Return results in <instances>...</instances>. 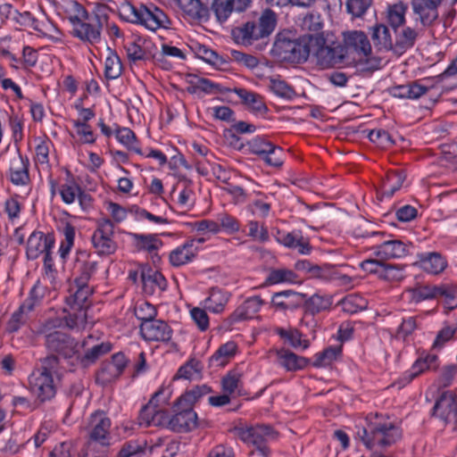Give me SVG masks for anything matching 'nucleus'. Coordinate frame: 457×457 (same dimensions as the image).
<instances>
[{
  "mask_svg": "<svg viewBox=\"0 0 457 457\" xmlns=\"http://www.w3.org/2000/svg\"><path fill=\"white\" fill-rule=\"evenodd\" d=\"M61 327V319H49L41 326L39 334L44 337L47 351L63 358L71 365L78 354L79 342L71 335L56 329Z\"/></svg>",
  "mask_w": 457,
  "mask_h": 457,
  "instance_id": "1",
  "label": "nucleus"
},
{
  "mask_svg": "<svg viewBox=\"0 0 457 457\" xmlns=\"http://www.w3.org/2000/svg\"><path fill=\"white\" fill-rule=\"evenodd\" d=\"M122 11L129 21L140 24L151 31L168 29L170 24L166 13L154 4L135 6L127 4L122 7Z\"/></svg>",
  "mask_w": 457,
  "mask_h": 457,
  "instance_id": "2",
  "label": "nucleus"
},
{
  "mask_svg": "<svg viewBox=\"0 0 457 457\" xmlns=\"http://www.w3.org/2000/svg\"><path fill=\"white\" fill-rule=\"evenodd\" d=\"M277 24L276 13L270 9L262 12L258 21H247L233 29L236 41L243 45H252L253 41L269 37Z\"/></svg>",
  "mask_w": 457,
  "mask_h": 457,
  "instance_id": "3",
  "label": "nucleus"
},
{
  "mask_svg": "<svg viewBox=\"0 0 457 457\" xmlns=\"http://www.w3.org/2000/svg\"><path fill=\"white\" fill-rule=\"evenodd\" d=\"M104 8V5H96V10L87 15V19H82L71 29V36L85 44H98L102 39L104 23L107 20V15L98 12Z\"/></svg>",
  "mask_w": 457,
  "mask_h": 457,
  "instance_id": "4",
  "label": "nucleus"
},
{
  "mask_svg": "<svg viewBox=\"0 0 457 457\" xmlns=\"http://www.w3.org/2000/svg\"><path fill=\"white\" fill-rule=\"evenodd\" d=\"M365 446L372 450L376 446L381 448L394 445L401 438L400 429L393 423H370L368 428L358 433Z\"/></svg>",
  "mask_w": 457,
  "mask_h": 457,
  "instance_id": "5",
  "label": "nucleus"
},
{
  "mask_svg": "<svg viewBox=\"0 0 457 457\" xmlns=\"http://www.w3.org/2000/svg\"><path fill=\"white\" fill-rule=\"evenodd\" d=\"M313 54L317 64L322 69L331 68L337 65H348L344 54L341 42H332L329 45L325 43L322 37H310Z\"/></svg>",
  "mask_w": 457,
  "mask_h": 457,
  "instance_id": "6",
  "label": "nucleus"
},
{
  "mask_svg": "<svg viewBox=\"0 0 457 457\" xmlns=\"http://www.w3.org/2000/svg\"><path fill=\"white\" fill-rule=\"evenodd\" d=\"M187 92L191 95H196L198 98H204L205 95L224 94L226 92L236 93L249 110L256 113H265L267 107L262 97L253 92L247 91L244 87H187Z\"/></svg>",
  "mask_w": 457,
  "mask_h": 457,
  "instance_id": "7",
  "label": "nucleus"
},
{
  "mask_svg": "<svg viewBox=\"0 0 457 457\" xmlns=\"http://www.w3.org/2000/svg\"><path fill=\"white\" fill-rule=\"evenodd\" d=\"M238 438L247 444H252L260 452V453L267 457L269 454V449L266 445V442L269 439H274L277 437L278 433L270 425L259 424L254 427H235L230 430Z\"/></svg>",
  "mask_w": 457,
  "mask_h": 457,
  "instance_id": "8",
  "label": "nucleus"
},
{
  "mask_svg": "<svg viewBox=\"0 0 457 457\" xmlns=\"http://www.w3.org/2000/svg\"><path fill=\"white\" fill-rule=\"evenodd\" d=\"M341 44L348 64L361 62L371 54V45L368 37L362 31L344 32Z\"/></svg>",
  "mask_w": 457,
  "mask_h": 457,
  "instance_id": "9",
  "label": "nucleus"
},
{
  "mask_svg": "<svg viewBox=\"0 0 457 457\" xmlns=\"http://www.w3.org/2000/svg\"><path fill=\"white\" fill-rule=\"evenodd\" d=\"M311 47L305 38L289 39L279 37L275 41L273 51L285 61L300 63L307 60Z\"/></svg>",
  "mask_w": 457,
  "mask_h": 457,
  "instance_id": "10",
  "label": "nucleus"
},
{
  "mask_svg": "<svg viewBox=\"0 0 457 457\" xmlns=\"http://www.w3.org/2000/svg\"><path fill=\"white\" fill-rule=\"evenodd\" d=\"M114 224L110 219H102L97 222L91 241L98 255L108 256L117 250V244L112 240Z\"/></svg>",
  "mask_w": 457,
  "mask_h": 457,
  "instance_id": "11",
  "label": "nucleus"
},
{
  "mask_svg": "<svg viewBox=\"0 0 457 457\" xmlns=\"http://www.w3.org/2000/svg\"><path fill=\"white\" fill-rule=\"evenodd\" d=\"M172 408L174 414L170 420V429L171 431L187 433L199 426L197 414L193 409L183 404L177 405V400L174 402Z\"/></svg>",
  "mask_w": 457,
  "mask_h": 457,
  "instance_id": "12",
  "label": "nucleus"
},
{
  "mask_svg": "<svg viewBox=\"0 0 457 457\" xmlns=\"http://www.w3.org/2000/svg\"><path fill=\"white\" fill-rule=\"evenodd\" d=\"M111 420L104 411H96L89 419L88 439L102 446L110 445Z\"/></svg>",
  "mask_w": 457,
  "mask_h": 457,
  "instance_id": "13",
  "label": "nucleus"
},
{
  "mask_svg": "<svg viewBox=\"0 0 457 457\" xmlns=\"http://www.w3.org/2000/svg\"><path fill=\"white\" fill-rule=\"evenodd\" d=\"M432 416L439 418L445 424L457 426V395L451 391L443 392L432 409Z\"/></svg>",
  "mask_w": 457,
  "mask_h": 457,
  "instance_id": "14",
  "label": "nucleus"
},
{
  "mask_svg": "<svg viewBox=\"0 0 457 457\" xmlns=\"http://www.w3.org/2000/svg\"><path fill=\"white\" fill-rule=\"evenodd\" d=\"M443 0H411V7L414 14L424 27L431 26L438 18V8ZM452 4L457 0H449Z\"/></svg>",
  "mask_w": 457,
  "mask_h": 457,
  "instance_id": "15",
  "label": "nucleus"
},
{
  "mask_svg": "<svg viewBox=\"0 0 457 457\" xmlns=\"http://www.w3.org/2000/svg\"><path fill=\"white\" fill-rule=\"evenodd\" d=\"M54 246V237L51 233L45 234L34 231L27 240L26 255L29 260H36L42 253L52 251Z\"/></svg>",
  "mask_w": 457,
  "mask_h": 457,
  "instance_id": "16",
  "label": "nucleus"
},
{
  "mask_svg": "<svg viewBox=\"0 0 457 457\" xmlns=\"http://www.w3.org/2000/svg\"><path fill=\"white\" fill-rule=\"evenodd\" d=\"M140 335L145 341L169 342L172 337L171 328L162 320H154L140 324Z\"/></svg>",
  "mask_w": 457,
  "mask_h": 457,
  "instance_id": "17",
  "label": "nucleus"
},
{
  "mask_svg": "<svg viewBox=\"0 0 457 457\" xmlns=\"http://www.w3.org/2000/svg\"><path fill=\"white\" fill-rule=\"evenodd\" d=\"M411 244H405L398 239L384 241L382 244L375 246L374 254L385 262L390 259H400L410 253Z\"/></svg>",
  "mask_w": 457,
  "mask_h": 457,
  "instance_id": "18",
  "label": "nucleus"
},
{
  "mask_svg": "<svg viewBox=\"0 0 457 457\" xmlns=\"http://www.w3.org/2000/svg\"><path fill=\"white\" fill-rule=\"evenodd\" d=\"M417 258L413 265L433 275L440 274L447 267L445 258L438 252L418 253Z\"/></svg>",
  "mask_w": 457,
  "mask_h": 457,
  "instance_id": "19",
  "label": "nucleus"
},
{
  "mask_svg": "<svg viewBox=\"0 0 457 457\" xmlns=\"http://www.w3.org/2000/svg\"><path fill=\"white\" fill-rule=\"evenodd\" d=\"M112 350V345L108 342H103L96 345L85 351L84 354L79 353L76 354L75 361H71V365L75 368L87 369L94 364L101 356L108 353Z\"/></svg>",
  "mask_w": 457,
  "mask_h": 457,
  "instance_id": "20",
  "label": "nucleus"
},
{
  "mask_svg": "<svg viewBox=\"0 0 457 457\" xmlns=\"http://www.w3.org/2000/svg\"><path fill=\"white\" fill-rule=\"evenodd\" d=\"M164 395L162 400V403H167L171 396V391L170 388L165 386H161L158 391H156L149 400V402L144 405L138 415V423L140 426H145V428L152 426V417H154V410L159 408L158 397Z\"/></svg>",
  "mask_w": 457,
  "mask_h": 457,
  "instance_id": "21",
  "label": "nucleus"
},
{
  "mask_svg": "<svg viewBox=\"0 0 457 457\" xmlns=\"http://www.w3.org/2000/svg\"><path fill=\"white\" fill-rule=\"evenodd\" d=\"M251 0H214L212 8L220 22H225L232 12H242L250 5Z\"/></svg>",
  "mask_w": 457,
  "mask_h": 457,
  "instance_id": "22",
  "label": "nucleus"
},
{
  "mask_svg": "<svg viewBox=\"0 0 457 457\" xmlns=\"http://www.w3.org/2000/svg\"><path fill=\"white\" fill-rule=\"evenodd\" d=\"M29 383L31 390L42 403L51 400L56 394L52 375L39 373L37 376L31 378Z\"/></svg>",
  "mask_w": 457,
  "mask_h": 457,
  "instance_id": "23",
  "label": "nucleus"
},
{
  "mask_svg": "<svg viewBox=\"0 0 457 457\" xmlns=\"http://www.w3.org/2000/svg\"><path fill=\"white\" fill-rule=\"evenodd\" d=\"M263 303V300L260 296L247 298L227 319V322L229 325H233L237 322L252 319L253 315L260 311Z\"/></svg>",
  "mask_w": 457,
  "mask_h": 457,
  "instance_id": "24",
  "label": "nucleus"
},
{
  "mask_svg": "<svg viewBox=\"0 0 457 457\" xmlns=\"http://www.w3.org/2000/svg\"><path fill=\"white\" fill-rule=\"evenodd\" d=\"M305 297V294L293 290H284L272 295L271 304L282 311L295 310L300 307Z\"/></svg>",
  "mask_w": 457,
  "mask_h": 457,
  "instance_id": "25",
  "label": "nucleus"
},
{
  "mask_svg": "<svg viewBox=\"0 0 457 457\" xmlns=\"http://www.w3.org/2000/svg\"><path fill=\"white\" fill-rule=\"evenodd\" d=\"M98 262L92 258L91 254L81 253L76 260V272L74 283L88 284L93 274L96 273Z\"/></svg>",
  "mask_w": 457,
  "mask_h": 457,
  "instance_id": "26",
  "label": "nucleus"
},
{
  "mask_svg": "<svg viewBox=\"0 0 457 457\" xmlns=\"http://www.w3.org/2000/svg\"><path fill=\"white\" fill-rule=\"evenodd\" d=\"M152 47V42L142 39L140 37L128 42L125 46L128 58L134 62L138 61H145L150 59L151 57L154 58V54L151 51Z\"/></svg>",
  "mask_w": 457,
  "mask_h": 457,
  "instance_id": "27",
  "label": "nucleus"
},
{
  "mask_svg": "<svg viewBox=\"0 0 457 457\" xmlns=\"http://www.w3.org/2000/svg\"><path fill=\"white\" fill-rule=\"evenodd\" d=\"M395 41L394 53L402 55L407 50L411 49L419 37V31L411 27H404L399 30L395 31Z\"/></svg>",
  "mask_w": 457,
  "mask_h": 457,
  "instance_id": "28",
  "label": "nucleus"
},
{
  "mask_svg": "<svg viewBox=\"0 0 457 457\" xmlns=\"http://www.w3.org/2000/svg\"><path fill=\"white\" fill-rule=\"evenodd\" d=\"M276 354L279 364L287 371L303 370L310 363L309 359L299 356L286 348L277 350Z\"/></svg>",
  "mask_w": 457,
  "mask_h": 457,
  "instance_id": "29",
  "label": "nucleus"
},
{
  "mask_svg": "<svg viewBox=\"0 0 457 457\" xmlns=\"http://www.w3.org/2000/svg\"><path fill=\"white\" fill-rule=\"evenodd\" d=\"M65 19L69 21L71 29L86 18L90 12L77 0H65L61 5Z\"/></svg>",
  "mask_w": 457,
  "mask_h": 457,
  "instance_id": "30",
  "label": "nucleus"
},
{
  "mask_svg": "<svg viewBox=\"0 0 457 457\" xmlns=\"http://www.w3.org/2000/svg\"><path fill=\"white\" fill-rule=\"evenodd\" d=\"M278 241L288 248L297 249L301 254H309L312 249L308 239L300 231L283 234L278 237Z\"/></svg>",
  "mask_w": 457,
  "mask_h": 457,
  "instance_id": "31",
  "label": "nucleus"
},
{
  "mask_svg": "<svg viewBox=\"0 0 457 457\" xmlns=\"http://www.w3.org/2000/svg\"><path fill=\"white\" fill-rule=\"evenodd\" d=\"M73 290L74 292L66 298L67 304L70 306V308H85L87 311L88 308L87 301L92 295L93 289L88 286V284L84 285L80 283H74V288H71V291Z\"/></svg>",
  "mask_w": 457,
  "mask_h": 457,
  "instance_id": "32",
  "label": "nucleus"
},
{
  "mask_svg": "<svg viewBox=\"0 0 457 457\" xmlns=\"http://www.w3.org/2000/svg\"><path fill=\"white\" fill-rule=\"evenodd\" d=\"M406 179L403 170L388 171L382 179L381 197H392L398 191Z\"/></svg>",
  "mask_w": 457,
  "mask_h": 457,
  "instance_id": "33",
  "label": "nucleus"
},
{
  "mask_svg": "<svg viewBox=\"0 0 457 457\" xmlns=\"http://www.w3.org/2000/svg\"><path fill=\"white\" fill-rule=\"evenodd\" d=\"M29 160L21 154L13 160V166L10 168V180L16 186H23L29 183Z\"/></svg>",
  "mask_w": 457,
  "mask_h": 457,
  "instance_id": "34",
  "label": "nucleus"
},
{
  "mask_svg": "<svg viewBox=\"0 0 457 457\" xmlns=\"http://www.w3.org/2000/svg\"><path fill=\"white\" fill-rule=\"evenodd\" d=\"M141 279L143 283V288L146 293L153 294L156 287L161 291L166 289V278L159 271H154L151 269L147 270L146 271L143 270L141 272Z\"/></svg>",
  "mask_w": 457,
  "mask_h": 457,
  "instance_id": "35",
  "label": "nucleus"
},
{
  "mask_svg": "<svg viewBox=\"0 0 457 457\" xmlns=\"http://www.w3.org/2000/svg\"><path fill=\"white\" fill-rule=\"evenodd\" d=\"M195 239L187 240L184 245L176 248L170 253V262L173 266L179 267L191 262L195 257L192 249Z\"/></svg>",
  "mask_w": 457,
  "mask_h": 457,
  "instance_id": "36",
  "label": "nucleus"
},
{
  "mask_svg": "<svg viewBox=\"0 0 457 457\" xmlns=\"http://www.w3.org/2000/svg\"><path fill=\"white\" fill-rule=\"evenodd\" d=\"M436 361L437 356L436 354H428L424 358L420 357L414 362L411 370L406 372V374L403 377V379L406 381V383H410L411 380H413L416 377H418L426 370H436L437 368Z\"/></svg>",
  "mask_w": 457,
  "mask_h": 457,
  "instance_id": "37",
  "label": "nucleus"
},
{
  "mask_svg": "<svg viewBox=\"0 0 457 457\" xmlns=\"http://www.w3.org/2000/svg\"><path fill=\"white\" fill-rule=\"evenodd\" d=\"M310 278H320L324 280H342L343 282H350L351 278L347 275H339L335 267L324 264L317 265L312 264V270L309 274Z\"/></svg>",
  "mask_w": 457,
  "mask_h": 457,
  "instance_id": "38",
  "label": "nucleus"
},
{
  "mask_svg": "<svg viewBox=\"0 0 457 457\" xmlns=\"http://www.w3.org/2000/svg\"><path fill=\"white\" fill-rule=\"evenodd\" d=\"M180 9L194 20H205L209 16V11L200 0H178Z\"/></svg>",
  "mask_w": 457,
  "mask_h": 457,
  "instance_id": "39",
  "label": "nucleus"
},
{
  "mask_svg": "<svg viewBox=\"0 0 457 457\" xmlns=\"http://www.w3.org/2000/svg\"><path fill=\"white\" fill-rule=\"evenodd\" d=\"M371 38L379 50H391L394 52L395 43H393L389 29L386 25L378 24L374 26L372 28Z\"/></svg>",
  "mask_w": 457,
  "mask_h": 457,
  "instance_id": "40",
  "label": "nucleus"
},
{
  "mask_svg": "<svg viewBox=\"0 0 457 457\" xmlns=\"http://www.w3.org/2000/svg\"><path fill=\"white\" fill-rule=\"evenodd\" d=\"M228 301V294L218 287H212L205 299V308L213 313L223 312Z\"/></svg>",
  "mask_w": 457,
  "mask_h": 457,
  "instance_id": "41",
  "label": "nucleus"
},
{
  "mask_svg": "<svg viewBox=\"0 0 457 457\" xmlns=\"http://www.w3.org/2000/svg\"><path fill=\"white\" fill-rule=\"evenodd\" d=\"M407 10V5L403 2L395 3L387 7L386 21L394 31H396L405 23Z\"/></svg>",
  "mask_w": 457,
  "mask_h": 457,
  "instance_id": "42",
  "label": "nucleus"
},
{
  "mask_svg": "<svg viewBox=\"0 0 457 457\" xmlns=\"http://www.w3.org/2000/svg\"><path fill=\"white\" fill-rule=\"evenodd\" d=\"M212 391V388L205 384L195 386L191 390L186 391L177 399V405L183 404L187 405V408L193 409L194 404L200 398L210 394Z\"/></svg>",
  "mask_w": 457,
  "mask_h": 457,
  "instance_id": "43",
  "label": "nucleus"
},
{
  "mask_svg": "<svg viewBox=\"0 0 457 457\" xmlns=\"http://www.w3.org/2000/svg\"><path fill=\"white\" fill-rule=\"evenodd\" d=\"M305 312L312 315L330 308L332 298L329 295L314 294L309 298H304Z\"/></svg>",
  "mask_w": 457,
  "mask_h": 457,
  "instance_id": "44",
  "label": "nucleus"
},
{
  "mask_svg": "<svg viewBox=\"0 0 457 457\" xmlns=\"http://www.w3.org/2000/svg\"><path fill=\"white\" fill-rule=\"evenodd\" d=\"M33 311L25 304L21 303L19 308L11 315L6 324L8 333L17 332L21 326L25 325L29 318V313Z\"/></svg>",
  "mask_w": 457,
  "mask_h": 457,
  "instance_id": "45",
  "label": "nucleus"
},
{
  "mask_svg": "<svg viewBox=\"0 0 457 457\" xmlns=\"http://www.w3.org/2000/svg\"><path fill=\"white\" fill-rule=\"evenodd\" d=\"M441 289L442 285H422L409 289V292L411 293V301L420 303L424 300L439 298Z\"/></svg>",
  "mask_w": 457,
  "mask_h": 457,
  "instance_id": "46",
  "label": "nucleus"
},
{
  "mask_svg": "<svg viewBox=\"0 0 457 457\" xmlns=\"http://www.w3.org/2000/svg\"><path fill=\"white\" fill-rule=\"evenodd\" d=\"M339 304L344 312L355 314L368 308V301L360 295L351 294L344 297Z\"/></svg>",
  "mask_w": 457,
  "mask_h": 457,
  "instance_id": "47",
  "label": "nucleus"
},
{
  "mask_svg": "<svg viewBox=\"0 0 457 457\" xmlns=\"http://www.w3.org/2000/svg\"><path fill=\"white\" fill-rule=\"evenodd\" d=\"M130 236L136 241V247L138 250H144L150 253L162 245V242L154 234L131 233Z\"/></svg>",
  "mask_w": 457,
  "mask_h": 457,
  "instance_id": "48",
  "label": "nucleus"
},
{
  "mask_svg": "<svg viewBox=\"0 0 457 457\" xmlns=\"http://www.w3.org/2000/svg\"><path fill=\"white\" fill-rule=\"evenodd\" d=\"M237 345L233 341L221 345L214 354L210 358V365L222 367L227 363V359L235 355Z\"/></svg>",
  "mask_w": 457,
  "mask_h": 457,
  "instance_id": "49",
  "label": "nucleus"
},
{
  "mask_svg": "<svg viewBox=\"0 0 457 457\" xmlns=\"http://www.w3.org/2000/svg\"><path fill=\"white\" fill-rule=\"evenodd\" d=\"M342 353L341 346H329L315 354V360L312 365L316 368L330 365Z\"/></svg>",
  "mask_w": 457,
  "mask_h": 457,
  "instance_id": "50",
  "label": "nucleus"
},
{
  "mask_svg": "<svg viewBox=\"0 0 457 457\" xmlns=\"http://www.w3.org/2000/svg\"><path fill=\"white\" fill-rule=\"evenodd\" d=\"M70 311L64 310L67 314L62 320V324L64 322L65 327L70 329L84 326L87 322V311L85 308H70Z\"/></svg>",
  "mask_w": 457,
  "mask_h": 457,
  "instance_id": "51",
  "label": "nucleus"
},
{
  "mask_svg": "<svg viewBox=\"0 0 457 457\" xmlns=\"http://www.w3.org/2000/svg\"><path fill=\"white\" fill-rule=\"evenodd\" d=\"M430 87H388L386 92L398 98L418 99L425 96Z\"/></svg>",
  "mask_w": 457,
  "mask_h": 457,
  "instance_id": "52",
  "label": "nucleus"
},
{
  "mask_svg": "<svg viewBox=\"0 0 457 457\" xmlns=\"http://www.w3.org/2000/svg\"><path fill=\"white\" fill-rule=\"evenodd\" d=\"M276 332L282 339L288 342V344L294 348L302 347L303 349H306L309 347V341L303 340L302 333L296 328L287 330L285 328H278Z\"/></svg>",
  "mask_w": 457,
  "mask_h": 457,
  "instance_id": "53",
  "label": "nucleus"
},
{
  "mask_svg": "<svg viewBox=\"0 0 457 457\" xmlns=\"http://www.w3.org/2000/svg\"><path fill=\"white\" fill-rule=\"evenodd\" d=\"M122 65L116 53L109 49L104 61V75L108 79H117L121 74Z\"/></svg>",
  "mask_w": 457,
  "mask_h": 457,
  "instance_id": "54",
  "label": "nucleus"
},
{
  "mask_svg": "<svg viewBox=\"0 0 457 457\" xmlns=\"http://www.w3.org/2000/svg\"><path fill=\"white\" fill-rule=\"evenodd\" d=\"M297 275L291 270L287 269H271L265 280L266 285H275L278 283L289 282L294 283Z\"/></svg>",
  "mask_w": 457,
  "mask_h": 457,
  "instance_id": "55",
  "label": "nucleus"
},
{
  "mask_svg": "<svg viewBox=\"0 0 457 457\" xmlns=\"http://www.w3.org/2000/svg\"><path fill=\"white\" fill-rule=\"evenodd\" d=\"M363 133H367V137L372 143H375L381 148H387L395 145L391 135L385 129H378L371 130H363Z\"/></svg>",
  "mask_w": 457,
  "mask_h": 457,
  "instance_id": "56",
  "label": "nucleus"
},
{
  "mask_svg": "<svg viewBox=\"0 0 457 457\" xmlns=\"http://www.w3.org/2000/svg\"><path fill=\"white\" fill-rule=\"evenodd\" d=\"M115 136L118 141L127 146L128 149L133 150L138 154H143L141 149L135 145L137 137L135 133L130 129L125 127H117L115 129Z\"/></svg>",
  "mask_w": 457,
  "mask_h": 457,
  "instance_id": "57",
  "label": "nucleus"
},
{
  "mask_svg": "<svg viewBox=\"0 0 457 457\" xmlns=\"http://www.w3.org/2000/svg\"><path fill=\"white\" fill-rule=\"evenodd\" d=\"M201 371V362L195 358H191L178 370L174 379L184 378L191 380L195 374L199 375Z\"/></svg>",
  "mask_w": 457,
  "mask_h": 457,
  "instance_id": "58",
  "label": "nucleus"
},
{
  "mask_svg": "<svg viewBox=\"0 0 457 457\" xmlns=\"http://www.w3.org/2000/svg\"><path fill=\"white\" fill-rule=\"evenodd\" d=\"M405 265L391 264L385 262L379 278L386 281H400L404 278Z\"/></svg>",
  "mask_w": 457,
  "mask_h": 457,
  "instance_id": "59",
  "label": "nucleus"
},
{
  "mask_svg": "<svg viewBox=\"0 0 457 457\" xmlns=\"http://www.w3.org/2000/svg\"><path fill=\"white\" fill-rule=\"evenodd\" d=\"M81 187L76 183L73 177L71 178L65 184L61 186L59 190L62 200L66 204H71L75 202Z\"/></svg>",
  "mask_w": 457,
  "mask_h": 457,
  "instance_id": "60",
  "label": "nucleus"
},
{
  "mask_svg": "<svg viewBox=\"0 0 457 457\" xmlns=\"http://www.w3.org/2000/svg\"><path fill=\"white\" fill-rule=\"evenodd\" d=\"M243 374L237 370H232L221 379V386L224 393L233 394L241 384Z\"/></svg>",
  "mask_w": 457,
  "mask_h": 457,
  "instance_id": "61",
  "label": "nucleus"
},
{
  "mask_svg": "<svg viewBox=\"0 0 457 457\" xmlns=\"http://www.w3.org/2000/svg\"><path fill=\"white\" fill-rule=\"evenodd\" d=\"M372 0H347L346 10L354 18L362 17L371 6Z\"/></svg>",
  "mask_w": 457,
  "mask_h": 457,
  "instance_id": "62",
  "label": "nucleus"
},
{
  "mask_svg": "<svg viewBox=\"0 0 457 457\" xmlns=\"http://www.w3.org/2000/svg\"><path fill=\"white\" fill-rule=\"evenodd\" d=\"M457 287L450 284H442V289L439 298L445 300V305L448 310H453L457 307Z\"/></svg>",
  "mask_w": 457,
  "mask_h": 457,
  "instance_id": "63",
  "label": "nucleus"
},
{
  "mask_svg": "<svg viewBox=\"0 0 457 457\" xmlns=\"http://www.w3.org/2000/svg\"><path fill=\"white\" fill-rule=\"evenodd\" d=\"M120 376V375L116 372L112 365L105 362L97 371L96 380L97 383L105 386L117 379Z\"/></svg>",
  "mask_w": 457,
  "mask_h": 457,
  "instance_id": "64",
  "label": "nucleus"
}]
</instances>
